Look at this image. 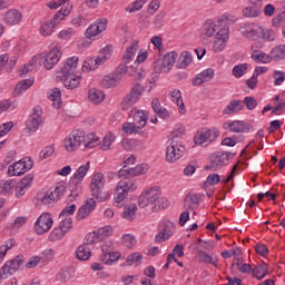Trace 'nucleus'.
<instances>
[{"instance_id": "f257e3e1", "label": "nucleus", "mask_w": 285, "mask_h": 285, "mask_svg": "<svg viewBox=\"0 0 285 285\" xmlns=\"http://www.w3.org/2000/svg\"><path fill=\"white\" fill-rule=\"evenodd\" d=\"M124 75H128L129 77H135L138 81H141L144 77H146V71L144 69H135L134 67H128L126 65H119L114 73L105 76L101 83L102 88H115V86H119V81L124 79Z\"/></svg>"}, {"instance_id": "f03ea898", "label": "nucleus", "mask_w": 285, "mask_h": 285, "mask_svg": "<svg viewBox=\"0 0 285 285\" xmlns=\"http://www.w3.org/2000/svg\"><path fill=\"white\" fill-rule=\"evenodd\" d=\"M169 204L168 199L161 197V188L158 186L144 190L138 197V206L140 208L151 205L155 213L161 210V208H168Z\"/></svg>"}, {"instance_id": "7ed1b4c3", "label": "nucleus", "mask_w": 285, "mask_h": 285, "mask_svg": "<svg viewBox=\"0 0 285 285\" xmlns=\"http://www.w3.org/2000/svg\"><path fill=\"white\" fill-rule=\"evenodd\" d=\"M62 55L61 49L53 47L49 52L33 57L32 61L42 63L46 70H52L55 66L59 63V59H61Z\"/></svg>"}, {"instance_id": "20e7f679", "label": "nucleus", "mask_w": 285, "mask_h": 285, "mask_svg": "<svg viewBox=\"0 0 285 285\" xmlns=\"http://www.w3.org/2000/svg\"><path fill=\"white\" fill-rule=\"evenodd\" d=\"M90 190L92 197H95L97 202H106L108 197H110V193L106 190L104 185V174L98 173L92 177L90 183Z\"/></svg>"}, {"instance_id": "39448f33", "label": "nucleus", "mask_w": 285, "mask_h": 285, "mask_svg": "<svg viewBox=\"0 0 285 285\" xmlns=\"http://www.w3.org/2000/svg\"><path fill=\"white\" fill-rule=\"evenodd\" d=\"M146 92V86L141 85L140 82L134 83L130 91L125 96L121 101L122 110H128L137 104L141 99V95Z\"/></svg>"}, {"instance_id": "423d86ee", "label": "nucleus", "mask_w": 285, "mask_h": 285, "mask_svg": "<svg viewBox=\"0 0 285 285\" xmlns=\"http://www.w3.org/2000/svg\"><path fill=\"white\" fill-rule=\"evenodd\" d=\"M230 157H235V154L228 151H216L209 157V165L205 167L206 170H212V173H217L222 167L228 164Z\"/></svg>"}, {"instance_id": "0eeeda50", "label": "nucleus", "mask_w": 285, "mask_h": 285, "mask_svg": "<svg viewBox=\"0 0 285 285\" xmlns=\"http://www.w3.org/2000/svg\"><path fill=\"white\" fill-rule=\"evenodd\" d=\"M86 144V131L73 130L65 138L63 146L68 153L79 150V146Z\"/></svg>"}, {"instance_id": "6e6552de", "label": "nucleus", "mask_w": 285, "mask_h": 285, "mask_svg": "<svg viewBox=\"0 0 285 285\" xmlns=\"http://www.w3.org/2000/svg\"><path fill=\"white\" fill-rule=\"evenodd\" d=\"M23 262H26V258L23 255H18L14 258L8 261L1 268L2 277H10V275H14L21 266H23Z\"/></svg>"}, {"instance_id": "1a4fd4ad", "label": "nucleus", "mask_w": 285, "mask_h": 285, "mask_svg": "<svg viewBox=\"0 0 285 285\" xmlns=\"http://www.w3.org/2000/svg\"><path fill=\"white\" fill-rule=\"evenodd\" d=\"M88 170H90V161H88L86 165H81L77 169L69 181V188L71 193L79 190V185L83 181V177L88 175Z\"/></svg>"}, {"instance_id": "9d476101", "label": "nucleus", "mask_w": 285, "mask_h": 285, "mask_svg": "<svg viewBox=\"0 0 285 285\" xmlns=\"http://www.w3.org/2000/svg\"><path fill=\"white\" fill-rule=\"evenodd\" d=\"M33 163L30 158L27 160H19L13 165L9 166L8 175L10 177H21V175H26L28 170L32 169Z\"/></svg>"}, {"instance_id": "9b49d317", "label": "nucleus", "mask_w": 285, "mask_h": 285, "mask_svg": "<svg viewBox=\"0 0 285 285\" xmlns=\"http://www.w3.org/2000/svg\"><path fill=\"white\" fill-rule=\"evenodd\" d=\"M223 127L228 132H237L238 135L250 132V130H253V125L243 120H229L224 122Z\"/></svg>"}, {"instance_id": "f8f14e48", "label": "nucleus", "mask_w": 285, "mask_h": 285, "mask_svg": "<svg viewBox=\"0 0 285 285\" xmlns=\"http://www.w3.org/2000/svg\"><path fill=\"white\" fill-rule=\"evenodd\" d=\"M173 230H175V223L170 220H164L159 224V233L155 237L156 244H161L173 237Z\"/></svg>"}, {"instance_id": "ddd939ff", "label": "nucleus", "mask_w": 285, "mask_h": 285, "mask_svg": "<svg viewBox=\"0 0 285 285\" xmlns=\"http://www.w3.org/2000/svg\"><path fill=\"white\" fill-rule=\"evenodd\" d=\"M183 155H186V147H184V145L171 141L166 149V161L173 164L177 161V159H181Z\"/></svg>"}, {"instance_id": "4468645a", "label": "nucleus", "mask_w": 285, "mask_h": 285, "mask_svg": "<svg viewBox=\"0 0 285 285\" xmlns=\"http://www.w3.org/2000/svg\"><path fill=\"white\" fill-rule=\"evenodd\" d=\"M240 35L246 37V39H252V41H257L262 37V26L257 23H246L240 27Z\"/></svg>"}, {"instance_id": "2eb2a0df", "label": "nucleus", "mask_w": 285, "mask_h": 285, "mask_svg": "<svg viewBox=\"0 0 285 285\" xmlns=\"http://www.w3.org/2000/svg\"><path fill=\"white\" fill-rule=\"evenodd\" d=\"M52 228V216L48 213H43L35 223V230L37 235H45Z\"/></svg>"}, {"instance_id": "dca6fc26", "label": "nucleus", "mask_w": 285, "mask_h": 285, "mask_svg": "<svg viewBox=\"0 0 285 285\" xmlns=\"http://www.w3.org/2000/svg\"><path fill=\"white\" fill-rule=\"evenodd\" d=\"M42 112L40 106L33 108L31 116L26 122L29 132H37V130H39V126H41V121H43V118L41 117Z\"/></svg>"}, {"instance_id": "f3484780", "label": "nucleus", "mask_w": 285, "mask_h": 285, "mask_svg": "<svg viewBox=\"0 0 285 285\" xmlns=\"http://www.w3.org/2000/svg\"><path fill=\"white\" fill-rule=\"evenodd\" d=\"M108 28V19L100 18L95 21L90 27L87 28L85 35L87 39H92V37H97V35H101Z\"/></svg>"}, {"instance_id": "a211bd4d", "label": "nucleus", "mask_w": 285, "mask_h": 285, "mask_svg": "<svg viewBox=\"0 0 285 285\" xmlns=\"http://www.w3.org/2000/svg\"><path fill=\"white\" fill-rule=\"evenodd\" d=\"M146 173H148V165L140 164L134 168H126V166H124V168L118 171V177H125V179H130V177L146 175Z\"/></svg>"}, {"instance_id": "6ab92c4d", "label": "nucleus", "mask_w": 285, "mask_h": 285, "mask_svg": "<svg viewBox=\"0 0 285 285\" xmlns=\"http://www.w3.org/2000/svg\"><path fill=\"white\" fill-rule=\"evenodd\" d=\"M128 197V187L124 180L119 181L114 190V204L118 208L124 206V202Z\"/></svg>"}, {"instance_id": "aec40b11", "label": "nucleus", "mask_w": 285, "mask_h": 285, "mask_svg": "<svg viewBox=\"0 0 285 285\" xmlns=\"http://www.w3.org/2000/svg\"><path fill=\"white\" fill-rule=\"evenodd\" d=\"M79 63V57L73 56L68 58L66 62L60 66L59 73L62 75L60 77H68L70 75H75V70H77V66Z\"/></svg>"}, {"instance_id": "412c9836", "label": "nucleus", "mask_w": 285, "mask_h": 285, "mask_svg": "<svg viewBox=\"0 0 285 285\" xmlns=\"http://www.w3.org/2000/svg\"><path fill=\"white\" fill-rule=\"evenodd\" d=\"M217 137H219L217 129H203L198 136L194 137V141L202 146V144H206V141H215Z\"/></svg>"}, {"instance_id": "4be33fe9", "label": "nucleus", "mask_w": 285, "mask_h": 285, "mask_svg": "<svg viewBox=\"0 0 285 285\" xmlns=\"http://www.w3.org/2000/svg\"><path fill=\"white\" fill-rule=\"evenodd\" d=\"M262 0H249V6L243 9V17L253 19L262 14Z\"/></svg>"}, {"instance_id": "5701e85b", "label": "nucleus", "mask_w": 285, "mask_h": 285, "mask_svg": "<svg viewBox=\"0 0 285 285\" xmlns=\"http://www.w3.org/2000/svg\"><path fill=\"white\" fill-rule=\"evenodd\" d=\"M95 208H97V200H95L94 198L87 199L85 204L78 209L76 216L78 222H81V219H86V217H88V215H90V213H92Z\"/></svg>"}, {"instance_id": "b1692460", "label": "nucleus", "mask_w": 285, "mask_h": 285, "mask_svg": "<svg viewBox=\"0 0 285 285\" xmlns=\"http://www.w3.org/2000/svg\"><path fill=\"white\" fill-rule=\"evenodd\" d=\"M175 61H177V52L173 51L166 53L160 62H157L160 68V72H168L175 66Z\"/></svg>"}, {"instance_id": "393cba45", "label": "nucleus", "mask_w": 285, "mask_h": 285, "mask_svg": "<svg viewBox=\"0 0 285 285\" xmlns=\"http://www.w3.org/2000/svg\"><path fill=\"white\" fill-rule=\"evenodd\" d=\"M23 19L21 11L17 9H11L7 11L3 16V21L7 26H17Z\"/></svg>"}, {"instance_id": "a878e982", "label": "nucleus", "mask_w": 285, "mask_h": 285, "mask_svg": "<svg viewBox=\"0 0 285 285\" xmlns=\"http://www.w3.org/2000/svg\"><path fill=\"white\" fill-rule=\"evenodd\" d=\"M32 179H35L33 174H28L24 178H22L20 181H16V197H21L26 195V188L32 184Z\"/></svg>"}, {"instance_id": "bb28decb", "label": "nucleus", "mask_w": 285, "mask_h": 285, "mask_svg": "<svg viewBox=\"0 0 285 285\" xmlns=\"http://www.w3.org/2000/svg\"><path fill=\"white\" fill-rule=\"evenodd\" d=\"M17 56H12L10 58V55L8 53L0 55V75L3 71V68H6V66H8L7 72H12V69L14 68V66H17Z\"/></svg>"}, {"instance_id": "cd10ccee", "label": "nucleus", "mask_w": 285, "mask_h": 285, "mask_svg": "<svg viewBox=\"0 0 285 285\" xmlns=\"http://www.w3.org/2000/svg\"><path fill=\"white\" fill-rule=\"evenodd\" d=\"M218 23H224L225 27H223L218 32L216 38L223 39L225 41H228V37L230 32V28H228V21H230V16L223 14L220 18H218Z\"/></svg>"}, {"instance_id": "c85d7f7f", "label": "nucleus", "mask_w": 285, "mask_h": 285, "mask_svg": "<svg viewBox=\"0 0 285 285\" xmlns=\"http://www.w3.org/2000/svg\"><path fill=\"white\" fill-rule=\"evenodd\" d=\"M101 63H104V59L99 57H88L82 63V72H90L92 70H97V67L101 66Z\"/></svg>"}, {"instance_id": "c756f323", "label": "nucleus", "mask_w": 285, "mask_h": 285, "mask_svg": "<svg viewBox=\"0 0 285 285\" xmlns=\"http://www.w3.org/2000/svg\"><path fill=\"white\" fill-rule=\"evenodd\" d=\"M63 81L65 88L68 90H75V88H79V83H81V76L77 75H69V76H63L61 77Z\"/></svg>"}, {"instance_id": "7c9ffc66", "label": "nucleus", "mask_w": 285, "mask_h": 285, "mask_svg": "<svg viewBox=\"0 0 285 285\" xmlns=\"http://www.w3.org/2000/svg\"><path fill=\"white\" fill-rule=\"evenodd\" d=\"M198 261L203 264H212L216 268L219 266V258L217 256L209 255L208 253L199 249L198 250Z\"/></svg>"}, {"instance_id": "2f4dec72", "label": "nucleus", "mask_w": 285, "mask_h": 285, "mask_svg": "<svg viewBox=\"0 0 285 285\" xmlns=\"http://www.w3.org/2000/svg\"><path fill=\"white\" fill-rule=\"evenodd\" d=\"M148 122V111L146 110H137L134 114V124L136 126H139L140 130L146 127V124Z\"/></svg>"}, {"instance_id": "473e14b6", "label": "nucleus", "mask_w": 285, "mask_h": 285, "mask_svg": "<svg viewBox=\"0 0 285 285\" xmlns=\"http://www.w3.org/2000/svg\"><path fill=\"white\" fill-rule=\"evenodd\" d=\"M48 99H50V101H52L53 107L57 108V110H59V108H61V89L60 88H55L51 89L48 92Z\"/></svg>"}, {"instance_id": "72a5a7b5", "label": "nucleus", "mask_w": 285, "mask_h": 285, "mask_svg": "<svg viewBox=\"0 0 285 285\" xmlns=\"http://www.w3.org/2000/svg\"><path fill=\"white\" fill-rule=\"evenodd\" d=\"M92 253L90 252V247L87 245H80L76 250V256L80 262H88L90 259Z\"/></svg>"}, {"instance_id": "f704fd0d", "label": "nucleus", "mask_w": 285, "mask_h": 285, "mask_svg": "<svg viewBox=\"0 0 285 285\" xmlns=\"http://www.w3.org/2000/svg\"><path fill=\"white\" fill-rule=\"evenodd\" d=\"M139 48V41L134 40L130 46L126 50V55H124L122 59L125 63H130L132 61V57L135 56V52H137Z\"/></svg>"}, {"instance_id": "c9c22d12", "label": "nucleus", "mask_w": 285, "mask_h": 285, "mask_svg": "<svg viewBox=\"0 0 285 285\" xmlns=\"http://www.w3.org/2000/svg\"><path fill=\"white\" fill-rule=\"evenodd\" d=\"M242 110V100H232L223 110V115H235Z\"/></svg>"}, {"instance_id": "e433bc0d", "label": "nucleus", "mask_w": 285, "mask_h": 285, "mask_svg": "<svg viewBox=\"0 0 285 285\" xmlns=\"http://www.w3.org/2000/svg\"><path fill=\"white\" fill-rule=\"evenodd\" d=\"M252 59L256 62V63H271V61H273V58L269 55H266L259 50H255L252 53Z\"/></svg>"}, {"instance_id": "4c0bfd02", "label": "nucleus", "mask_w": 285, "mask_h": 285, "mask_svg": "<svg viewBox=\"0 0 285 285\" xmlns=\"http://www.w3.org/2000/svg\"><path fill=\"white\" fill-rule=\"evenodd\" d=\"M190 63H193V55L188 51H184L178 58L177 68H188Z\"/></svg>"}, {"instance_id": "58836bf2", "label": "nucleus", "mask_w": 285, "mask_h": 285, "mask_svg": "<svg viewBox=\"0 0 285 285\" xmlns=\"http://www.w3.org/2000/svg\"><path fill=\"white\" fill-rule=\"evenodd\" d=\"M136 213H137L136 204L126 205L125 209L121 214V217H124V219H128V222H132V219H135V217H137Z\"/></svg>"}, {"instance_id": "ea45409f", "label": "nucleus", "mask_w": 285, "mask_h": 285, "mask_svg": "<svg viewBox=\"0 0 285 285\" xmlns=\"http://www.w3.org/2000/svg\"><path fill=\"white\" fill-rule=\"evenodd\" d=\"M89 101H91V104H101V101H104V99H106V95L104 94V91L99 90V89H90L89 90Z\"/></svg>"}, {"instance_id": "a19ab883", "label": "nucleus", "mask_w": 285, "mask_h": 285, "mask_svg": "<svg viewBox=\"0 0 285 285\" xmlns=\"http://www.w3.org/2000/svg\"><path fill=\"white\" fill-rule=\"evenodd\" d=\"M272 61H282L285 59V45H279L271 51Z\"/></svg>"}, {"instance_id": "79ce46f5", "label": "nucleus", "mask_w": 285, "mask_h": 285, "mask_svg": "<svg viewBox=\"0 0 285 285\" xmlns=\"http://www.w3.org/2000/svg\"><path fill=\"white\" fill-rule=\"evenodd\" d=\"M72 279V268L65 267L61 268L59 274L57 275V282H61V284H66V282H70Z\"/></svg>"}, {"instance_id": "37998d69", "label": "nucleus", "mask_w": 285, "mask_h": 285, "mask_svg": "<svg viewBox=\"0 0 285 285\" xmlns=\"http://www.w3.org/2000/svg\"><path fill=\"white\" fill-rule=\"evenodd\" d=\"M252 273L257 279H264L268 275V264L264 263L255 266Z\"/></svg>"}, {"instance_id": "c03bdc74", "label": "nucleus", "mask_w": 285, "mask_h": 285, "mask_svg": "<svg viewBox=\"0 0 285 285\" xmlns=\"http://www.w3.org/2000/svg\"><path fill=\"white\" fill-rule=\"evenodd\" d=\"M141 259H144V256L140 253H132L127 257L122 266H132V264H136V266H141Z\"/></svg>"}, {"instance_id": "a18cd8bd", "label": "nucleus", "mask_w": 285, "mask_h": 285, "mask_svg": "<svg viewBox=\"0 0 285 285\" xmlns=\"http://www.w3.org/2000/svg\"><path fill=\"white\" fill-rule=\"evenodd\" d=\"M217 30V24L213 20H207L204 26V30L202 32L203 37L210 38L213 35H215Z\"/></svg>"}, {"instance_id": "49530a36", "label": "nucleus", "mask_w": 285, "mask_h": 285, "mask_svg": "<svg viewBox=\"0 0 285 285\" xmlns=\"http://www.w3.org/2000/svg\"><path fill=\"white\" fill-rule=\"evenodd\" d=\"M32 83H35V79H24V80H20L17 85H16V89L14 91L18 95H23V92H26V90H28V88H30L32 86Z\"/></svg>"}, {"instance_id": "de8ad7c7", "label": "nucleus", "mask_w": 285, "mask_h": 285, "mask_svg": "<svg viewBox=\"0 0 285 285\" xmlns=\"http://www.w3.org/2000/svg\"><path fill=\"white\" fill-rule=\"evenodd\" d=\"M185 206H188V210L197 208V206H199V196L196 194H188L185 198Z\"/></svg>"}, {"instance_id": "09e8293b", "label": "nucleus", "mask_w": 285, "mask_h": 285, "mask_svg": "<svg viewBox=\"0 0 285 285\" xmlns=\"http://www.w3.org/2000/svg\"><path fill=\"white\" fill-rule=\"evenodd\" d=\"M49 194H51L53 200L59 202L63 195H66V185L59 183L53 190H51Z\"/></svg>"}, {"instance_id": "8fccbe9b", "label": "nucleus", "mask_w": 285, "mask_h": 285, "mask_svg": "<svg viewBox=\"0 0 285 285\" xmlns=\"http://www.w3.org/2000/svg\"><path fill=\"white\" fill-rule=\"evenodd\" d=\"M56 24H52L51 20L50 21H45L41 27H40V35L42 37H50L52 32H55Z\"/></svg>"}, {"instance_id": "3c124183", "label": "nucleus", "mask_w": 285, "mask_h": 285, "mask_svg": "<svg viewBox=\"0 0 285 285\" xmlns=\"http://www.w3.org/2000/svg\"><path fill=\"white\" fill-rule=\"evenodd\" d=\"M110 235H112V228L108 227V226L100 227L96 232V236H97L98 242H104L106 239V237H110Z\"/></svg>"}, {"instance_id": "603ef678", "label": "nucleus", "mask_w": 285, "mask_h": 285, "mask_svg": "<svg viewBox=\"0 0 285 285\" xmlns=\"http://www.w3.org/2000/svg\"><path fill=\"white\" fill-rule=\"evenodd\" d=\"M122 130L127 135H132V134H139L141 131V127L137 126L135 122H125L122 125Z\"/></svg>"}, {"instance_id": "864d4df0", "label": "nucleus", "mask_w": 285, "mask_h": 285, "mask_svg": "<svg viewBox=\"0 0 285 285\" xmlns=\"http://www.w3.org/2000/svg\"><path fill=\"white\" fill-rule=\"evenodd\" d=\"M66 236V232L62 230L61 227H56L52 229V232L49 235L50 242H59V239H63Z\"/></svg>"}, {"instance_id": "5fc2aeb1", "label": "nucleus", "mask_w": 285, "mask_h": 285, "mask_svg": "<svg viewBox=\"0 0 285 285\" xmlns=\"http://www.w3.org/2000/svg\"><path fill=\"white\" fill-rule=\"evenodd\" d=\"M68 14H70V11L65 10V12L62 10L57 11V13L53 16V18L50 20L52 26H59V23H61V21H63V19H66V17H68Z\"/></svg>"}, {"instance_id": "6e6d98bb", "label": "nucleus", "mask_w": 285, "mask_h": 285, "mask_svg": "<svg viewBox=\"0 0 285 285\" xmlns=\"http://www.w3.org/2000/svg\"><path fill=\"white\" fill-rule=\"evenodd\" d=\"M246 70H248L247 63L236 65L233 68V76L236 77V79H239V78L244 77V73L246 72Z\"/></svg>"}, {"instance_id": "4d7b16f0", "label": "nucleus", "mask_w": 285, "mask_h": 285, "mask_svg": "<svg viewBox=\"0 0 285 285\" xmlns=\"http://www.w3.org/2000/svg\"><path fill=\"white\" fill-rule=\"evenodd\" d=\"M115 139V135H112L111 132L107 134L102 139L101 150H110V146H112Z\"/></svg>"}, {"instance_id": "13d9d810", "label": "nucleus", "mask_w": 285, "mask_h": 285, "mask_svg": "<svg viewBox=\"0 0 285 285\" xmlns=\"http://www.w3.org/2000/svg\"><path fill=\"white\" fill-rule=\"evenodd\" d=\"M17 180L10 179L7 181H0V188H2L3 193H12V189L16 188Z\"/></svg>"}, {"instance_id": "bf43d9fd", "label": "nucleus", "mask_w": 285, "mask_h": 285, "mask_svg": "<svg viewBox=\"0 0 285 285\" xmlns=\"http://www.w3.org/2000/svg\"><path fill=\"white\" fill-rule=\"evenodd\" d=\"M261 38L263 41H275V31L262 28Z\"/></svg>"}, {"instance_id": "052dcab7", "label": "nucleus", "mask_w": 285, "mask_h": 285, "mask_svg": "<svg viewBox=\"0 0 285 285\" xmlns=\"http://www.w3.org/2000/svg\"><path fill=\"white\" fill-rule=\"evenodd\" d=\"M122 244H124V246H126V248H132V246H135V244H137V239H135V236H132L130 234H125L122 236Z\"/></svg>"}, {"instance_id": "680f3d73", "label": "nucleus", "mask_w": 285, "mask_h": 285, "mask_svg": "<svg viewBox=\"0 0 285 285\" xmlns=\"http://www.w3.org/2000/svg\"><path fill=\"white\" fill-rule=\"evenodd\" d=\"M55 155V145H49L40 151V159H48Z\"/></svg>"}, {"instance_id": "e2e57ef3", "label": "nucleus", "mask_w": 285, "mask_h": 285, "mask_svg": "<svg viewBox=\"0 0 285 285\" xmlns=\"http://www.w3.org/2000/svg\"><path fill=\"white\" fill-rule=\"evenodd\" d=\"M112 52V46L108 45L105 48L100 50V56H98L100 59H102V63H106L108 61V58L111 56Z\"/></svg>"}, {"instance_id": "0e129e2a", "label": "nucleus", "mask_w": 285, "mask_h": 285, "mask_svg": "<svg viewBox=\"0 0 285 285\" xmlns=\"http://www.w3.org/2000/svg\"><path fill=\"white\" fill-rule=\"evenodd\" d=\"M273 77L275 79L274 86H282V83H284V81H285V72L284 71L275 70L273 73Z\"/></svg>"}, {"instance_id": "69168bd1", "label": "nucleus", "mask_w": 285, "mask_h": 285, "mask_svg": "<svg viewBox=\"0 0 285 285\" xmlns=\"http://www.w3.org/2000/svg\"><path fill=\"white\" fill-rule=\"evenodd\" d=\"M226 48V40L222 38H216L214 41L213 50L214 52H222Z\"/></svg>"}, {"instance_id": "338daca9", "label": "nucleus", "mask_w": 285, "mask_h": 285, "mask_svg": "<svg viewBox=\"0 0 285 285\" xmlns=\"http://www.w3.org/2000/svg\"><path fill=\"white\" fill-rule=\"evenodd\" d=\"M41 203L43 204V206H48V208H50V206H55V204H57V200H55L50 191H47L41 198Z\"/></svg>"}, {"instance_id": "774afa93", "label": "nucleus", "mask_w": 285, "mask_h": 285, "mask_svg": "<svg viewBox=\"0 0 285 285\" xmlns=\"http://www.w3.org/2000/svg\"><path fill=\"white\" fill-rule=\"evenodd\" d=\"M282 23H285V11L278 13L274 19H273V26L275 28H279Z\"/></svg>"}]
</instances>
